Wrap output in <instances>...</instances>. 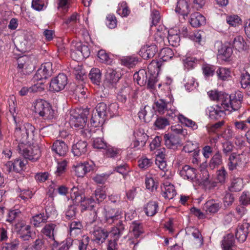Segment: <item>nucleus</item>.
I'll return each instance as SVG.
<instances>
[{
  "instance_id": "1",
  "label": "nucleus",
  "mask_w": 250,
  "mask_h": 250,
  "mask_svg": "<svg viewBox=\"0 0 250 250\" xmlns=\"http://www.w3.org/2000/svg\"><path fill=\"white\" fill-rule=\"evenodd\" d=\"M89 110L87 108H77L70 111L66 115L67 118H69V124L75 127H79L81 129L80 133L83 137H87L89 131L87 129H84L86 125Z\"/></svg>"
},
{
  "instance_id": "2",
  "label": "nucleus",
  "mask_w": 250,
  "mask_h": 250,
  "mask_svg": "<svg viewBox=\"0 0 250 250\" xmlns=\"http://www.w3.org/2000/svg\"><path fill=\"white\" fill-rule=\"evenodd\" d=\"M35 131V127L29 123L23 125H17L14 136L16 141L20 142L19 145L33 144L32 141L34 140Z\"/></svg>"
},
{
  "instance_id": "3",
  "label": "nucleus",
  "mask_w": 250,
  "mask_h": 250,
  "mask_svg": "<svg viewBox=\"0 0 250 250\" xmlns=\"http://www.w3.org/2000/svg\"><path fill=\"white\" fill-rule=\"evenodd\" d=\"M35 112L44 120H51L56 115L49 103L42 99H37L33 104Z\"/></svg>"
},
{
  "instance_id": "4",
  "label": "nucleus",
  "mask_w": 250,
  "mask_h": 250,
  "mask_svg": "<svg viewBox=\"0 0 250 250\" xmlns=\"http://www.w3.org/2000/svg\"><path fill=\"white\" fill-rule=\"evenodd\" d=\"M248 160V157L245 153H232L229 158L228 168L230 171L243 169L247 166Z\"/></svg>"
},
{
  "instance_id": "5",
  "label": "nucleus",
  "mask_w": 250,
  "mask_h": 250,
  "mask_svg": "<svg viewBox=\"0 0 250 250\" xmlns=\"http://www.w3.org/2000/svg\"><path fill=\"white\" fill-rule=\"evenodd\" d=\"M31 144L19 145V152L25 159L32 161H36L41 156V151L38 146H31Z\"/></svg>"
},
{
  "instance_id": "6",
  "label": "nucleus",
  "mask_w": 250,
  "mask_h": 250,
  "mask_svg": "<svg viewBox=\"0 0 250 250\" xmlns=\"http://www.w3.org/2000/svg\"><path fill=\"white\" fill-rule=\"evenodd\" d=\"M165 113H166V116L172 119L177 117L181 124L193 130L197 129L198 128V125L195 122L182 115L179 114L175 107L172 105V103L168 104V108Z\"/></svg>"
},
{
  "instance_id": "7",
  "label": "nucleus",
  "mask_w": 250,
  "mask_h": 250,
  "mask_svg": "<svg viewBox=\"0 0 250 250\" xmlns=\"http://www.w3.org/2000/svg\"><path fill=\"white\" fill-rule=\"evenodd\" d=\"M103 214L104 219L106 223L112 224L119 221L118 224L116 225L117 227L118 225L123 222L122 219L124 218V213L119 208H112L109 207L104 208L103 209Z\"/></svg>"
},
{
  "instance_id": "8",
  "label": "nucleus",
  "mask_w": 250,
  "mask_h": 250,
  "mask_svg": "<svg viewBox=\"0 0 250 250\" xmlns=\"http://www.w3.org/2000/svg\"><path fill=\"white\" fill-rule=\"evenodd\" d=\"M126 231L125 225L122 222L117 227L113 228L111 231L112 237L108 241L107 250H118V241L119 238Z\"/></svg>"
},
{
  "instance_id": "9",
  "label": "nucleus",
  "mask_w": 250,
  "mask_h": 250,
  "mask_svg": "<svg viewBox=\"0 0 250 250\" xmlns=\"http://www.w3.org/2000/svg\"><path fill=\"white\" fill-rule=\"evenodd\" d=\"M243 99V95L242 93L238 91L234 94L229 95V102H227L226 99L225 101H224V104L222 105L226 111L237 110L241 107Z\"/></svg>"
},
{
  "instance_id": "10",
  "label": "nucleus",
  "mask_w": 250,
  "mask_h": 250,
  "mask_svg": "<svg viewBox=\"0 0 250 250\" xmlns=\"http://www.w3.org/2000/svg\"><path fill=\"white\" fill-rule=\"evenodd\" d=\"M75 47V49H72L71 53V56L74 60L79 61L90 55V52L87 45H83L81 42H77Z\"/></svg>"
},
{
  "instance_id": "11",
  "label": "nucleus",
  "mask_w": 250,
  "mask_h": 250,
  "mask_svg": "<svg viewBox=\"0 0 250 250\" xmlns=\"http://www.w3.org/2000/svg\"><path fill=\"white\" fill-rule=\"evenodd\" d=\"M118 108V105L116 103L111 104L107 107L105 103H100L97 105L94 112L106 119L108 113H109L111 116L116 114Z\"/></svg>"
},
{
  "instance_id": "12",
  "label": "nucleus",
  "mask_w": 250,
  "mask_h": 250,
  "mask_svg": "<svg viewBox=\"0 0 250 250\" xmlns=\"http://www.w3.org/2000/svg\"><path fill=\"white\" fill-rule=\"evenodd\" d=\"M62 142L60 140H57L52 146V150L55 153V158L57 160V165L55 174L56 176H60L62 174V161H59L57 157H61L62 150Z\"/></svg>"
},
{
  "instance_id": "13",
  "label": "nucleus",
  "mask_w": 250,
  "mask_h": 250,
  "mask_svg": "<svg viewBox=\"0 0 250 250\" xmlns=\"http://www.w3.org/2000/svg\"><path fill=\"white\" fill-rule=\"evenodd\" d=\"M52 64L51 62H46L42 64L34 76L35 80L39 81L46 79L52 74Z\"/></svg>"
},
{
  "instance_id": "14",
  "label": "nucleus",
  "mask_w": 250,
  "mask_h": 250,
  "mask_svg": "<svg viewBox=\"0 0 250 250\" xmlns=\"http://www.w3.org/2000/svg\"><path fill=\"white\" fill-rule=\"evenodd\" d=\"M226 109L223 105L217 104L213 106L208 107L206 109V114L208 117L213 120H217L226 115Z\"/></svg>"
},
{
  "instance_id": "15",
  "label": "nucleus",
  "mask_w": 250,
  "mask_h": 250,
  "mask_svg": "<svg viewBox=\"0 0 250 250\" xmlns=\"http://www.w3.org/2000/svg\"><path fill=\"white\" fill-rule=\"evenodd\" d=\"M94 167V164L91 161L77 163L74 165V170L78 177H83L87 172L93 170Z\"/></svg>"
},
{
  "instance_id": "16",
  "label": "nucleus",
  "mask_w": 250,
  "mask_h": 250,
  "mask_svg": "<svg viewBox=\"0 0 250 250\" xmlns=\"http://www.w3.org/2000/svg\"><path fill=\"white\" fill-rule=\"evenodd\" d=\"M15 229L20 237L23 241L29 240L31 238V227L29 225L22 222H19L15 225Z\"/></svg>"
},
{
  "instance_id": "17",
  "label": "nucleus",
  "mask_w": 250,
  "mask_h": 250,
  "mask_svg": "<svg viewBox=\"0 0 250 250\" xmlns=\"http://www.w3.org/2000/svg\"><path fill=\"white\" fill-rule=\"evenodd\" d=\"M244 187V181L243 178L232 175L230 178L228 189L230 192H238L241 191Z\"/></svg>"
},
{
  "instance_id": "18",
  "label": "nucleus",
  "mask_w": 250,
  "mask_h": 250,
  "mask_svg": "<svg viewBox=\"0 0 250 250\" xmlns=\"http://www.w3.org/2000/svg\"><path fill=\"white\" fill-rule=\"evenodd\" d=\"M250 226L249 223L246 222H244L238 226L235 232V236L240 242H244L246 240L249 233Z\"/></svg>"
},
{
  "instance_id": "19",
  "label": "nucleus",
  "mask_w": 250,
  "mask_h": 250,
  "mask_svg": "<svg viewBox=\"0 0 250 250\" xmlns=\"http://www.w3.org/2000/svg\"><path fill=\"white\" fill-rule=\"evenodd\" d=\"M186 234L188 235H191L194 239V243L198 247H200L203 244V237L197 229L189 227L186 229Z\"/></svg>"
},
{
  "instance_id": "20",
  "label": "nucleus",
  "mask_w": 250,
  "mask_h": 250,
  "mask_svg": "<svg viewBox=\"0 0 250 250\" xmlns=\"http://www.w3.org/2000/svg\"><path fill=\"white\" fill-rule=\"evenodd\" d=\"M165 145L170 149H175L180 146L179 137L173 134H166L164 135Z\"/></svg>"
},
{
  "instance_id": "21",
  "label": "nucleus",
  "mask_w": 250,
  "mask_h": 250,
  "mask_svg": "<svg viewBox=\"0 0 250 250\" xmlns=\"http://www.w3.org/2000/svg\"><path fill=\"white\" fill-rule=\"evenodd\" d=\"M157 51V48L155 45H146L142 47L140 49V55L144 59H148L153 58L156 52Z\"/></svg>"
},
{
  "instance_id": "22",
  "label": "nucleus",
  "mask_w": 250,
  "mask_h": 250,
  "mask_svg": "<svg viewBox=\"0 0 250 250\" xmlns=\"http://www.w3.org/2000/svg\"><path fill=\"white\" fill-rule=\"evenodd\" d=\"M208 95L210 99L213 101H216L217 104H220L221 105L224 104V101L227 99V102H229V95L216 90H211L208 92Z\"/></svg>"
},
{
  "instance_id": "23",
  "label": "nucleus",
  "mask_w": 250,
  "mask_h": 250,
  "mask_svg": "<svg viewBox=\"0 0 250 250\" xmlns=\"http://www.w3.org/2000/svg\"><path fill=\"white\" fill-rule=\"evenodd\" d=\"M71 68L73 70L76 78L80 81H83L85 75V71L83 68L81 63L77 60L74 61L71 63Z\"/></svg>"
},
{
  "instance_id": "24",
  "label": "nucleus",
  "mask_w": 250,
  "mask_h": 250,
  "mask_svg": "<svg viewBox=\"0 0 250 250\" xmlns=\"http://www.w3.org/2000/svg\"><path fill=\"white\" fill-rule=\"evenodd\" d=\"M87 144L85 141H80L72 146V151L74 156H81L85 154L87 150Z\"/></svg>"
},
{
  "instance_id": "25",
  "label": "nucleus",
  "mask_w": 250,
  "mask_h": 250,
  "mask_svg": "<svg viewBox=\"0 0 250 250\" xmlns=\"http://www.w3.org/2000/svg\"><path fill=\"white\" fill-rule=\"evenodd\" d=\"M180 174L185 179L192 181L196 178V169L188 165H185L182 167Z\"/></svg>"
},
{
  "instance_id": "26",
  "label": "nucleus",
  "mask_w": 250,
  "mask_h": 250,
  "mask_svg": "<svg viewBox=\"0 0 250 250\" xmlns=\"http://www.w3.org/2000/svg\"><path fill=\"white\" fill-rule=\"evenodd\" d=\"M163 196L168 200L172 199L176 194V191L172 184L166 182L161 187Z\"/></svg>"
},
{
  "instance_id": "27",
  "label": "nucleus",
  "mask_w": 250,
  "mask_h": 250,
  "mask_svg": "<svg viewBox=\"0 0 250 250\" xmlns=\"http://www.w3.org/2000/svg\"><path fill=\"white\" fill-rule=\"evenodd\" d=\"M166 156V150L164 148L158 150L156 154L155 164L162 170H165L167 165L165 160Z\"/></svg>"
},
{
  "instance_id": "28",
  "label": "nucleus",
  "mask_w": 250,
  "mask_h": 250,
  "mask_svg": "<svg viewBox=\"0 0 250 250\" xmlns=\"http://www.w3.org/2000/svg\"><path fill=\"white\" fill-rule=\"evenodd\" d=\"M190 23L195 27H198L206 23V18L201 14L196 12L191 15Z\"/></svg>"
},
{
  "instance_id": "29",
  "label": "nucleus",
  "mask_w": 250,
  "mask_h": 250,
  "mask_svg": "<svg viewBox=\"0 0 250 250\" xmlns=\"http://www.w3.org/2000/svg\"><path fill=\"white\" fill-rule=\"evenodd\" d=\"M62 86V74L60 73L51 80L50 83L49 89L52 91L59 92L61 90Z\"/></svg>"
},
{
  "instance_id": "30",
  "label": "nucleus",
  "mask_w": 250,
  "mask_h": 250,
  "mask_svg": "<svg viewBox=\"0 0 250 250\" xmlns=\"http://www.w3.org/2000/svg\"><path fill=\"white\" fill-rule=\"evenodd\" d=\"M175 11L184 16H188L189 13V7L186 0H179L177 2Z\"/></svg>"
},
{
  "instance_id": "31",
  "label": "nucleus",
  "mask_w": 250,
  "mask_h": 250,
  "mask_svg": "<svg viewBox=\"0 0 250 250\" xmlns=\"http://www.w3.org/2000/svg\"><path fill=\"white\" fill-rule=\"evenodd\" d=\"M215 47L217 48L218 54L224 56L226 59L229 58L232 54L231 48L224 45L220 42H217L215 43Z\"/></svg>"
},
{
  "instance_id": "32",
  "label": "nucleus",
  "mask_w": 250,
  "mask_h": 250,
  "mask_svg": "<svg viewBox=\"0 0 250 250\" xmlns=\"http://www.w3.org/2000/svg\"><path fill=\"white\" fill-rule=\"evenodd\" d=\"M119 79V77L117 75L115 70L110 67L106 68L105 74V83L112 84L116 83Z\"/></svg>"
},
{
  "instance_id": "33",
  "label": "nucleus",
  "mask_w": 250,
  "mask_h": 250,
  "mask_svg": "<svg viewBox=\"0 0 250 250\" xmlns=\"http://www.w3.org/2000/svg\"><path fill=\"white\" fill-rule=\"evenodd\" d=\"M92 235L94 241L98 243H102L108 236V232L103 229L99 228L93 231Z\"/></svg>"
},
{
  "instance_id": "34",
  "label": "nucleus",
  "mask_w": 250,
  "mask_h": 250,
  "mask_svg": "<svg viewBox=\"0 0 250 250\" xmlns=\"http://www.w3.org/2000/svg\"><path fill=\"white\" fill-rule=\"evenodd\" d=\"M133 78L140 86L145 85L147 81L146 72L144 69L140 70L134 73Z\"/></svg>"
},
{
  "instance_id": "35",
  "label": "nucleus",
  "mask_w": 250,
  "mask_h": 250,
  "mask_svg": "<svg viewBox=\"0 0 250 250\" xmlns=\"http://www.w3.org/2000/svg\"><path fill=\"white\" fill-rule=\"evenodd\" d=\"M158 208V205L157 202L152 201L145 205L144 207V210L147 216H152L157 212Z\"/></svg>"
},
{
  "instance_id": "36",
  "label": "nucleus",
  "mask_w": 250,
  "mask_h": 250,
  "mask_svg": "<svg viewBox=\"0 0 250 250\" xmlns=\"http://www.w3.org/2000/svg\"><path fill=\"white\" fill-rule=\"evenodd\" d=\"M143 233L142 225L137 222H133L130 228L129 234L135 238H138Z\"/></svg>"
},
{
  "instance_id": "37",
  "label": "nucleus",
  "mask_w": 250,
  "mask_h": 250,
  "mask_svg": "<svg viewBox=\"0 0 250 250\" xmlns=\"http://www.w3.org/2000/svg\"><path fill=\"white\" fill-rule=\"evenodd\" d=\"M222 163V155L219 152H217L210 159L208 164V167L213 170L221 165Z\"/></svg>"
},
{
  "instance_id": "38",
  "label": "nucleus",
  "mask_w": 250,
  "mask_h": 250,
  "mask_svg": "<svg viewBox=\"0 0 250 250\" xmlns=\"http://www.w3.org/2000/svg\"><path fill=\"white\" fill-rule=\"evenodd\" d=\"M106 119L105 118L100 116V115L93 111L90 120V123L92 126L97 127L102 126Z\"/></svg>"
},
{
  "instance_id": "39",
  "label": "nucleus",
  "mask_w": 250,
  "mask_h": 250,
  "mask_svg": "<svg viewBox=\"0 0 250 250\" xmlns=\"http://www.w3.org/2000/svg\"><path fill=\"white\" fill-rule=\"evenodd\" d=\"M169 99V101L160 99L156 103V106L159 113L163 114L166 113V111H167L168 108V104L173 102L170 97Z\"/></svg>"
},
{
  "instance_id": "40",
  "label": "nucleus",
  "mask_w": 250,
  "mask_h": 250,
  "mask_svg": "<svg viewBox=\"0 0 250 250\" xmlns=\"http://www.w3.org/2000/svg\"><path fill=\"white\" fill-rule=\"evenodd\" d=\"M82 197H80V199L79 201L81 202V206L82 207V210L84 211L86 209L91 210L94 206L95 201L93 197L84 198L83 200H82Z\"/></svg>"
},
{
  "instance_id": "41",
  "label": "nucleus",
  "mask_w": 250,
  "mask_h": 250,
  "mask_svg": "<svg viewBox=\"0 0 250 250\" xmlns=\"http://www.w3.org/2000/svg\"><path fill=\"white\" fill-rule=\"evenodd\" d=\"M234 244V240L233 235L228 234L224 237L222 245L224 250H235Z\"/></svg>"
},
{
  "instance_id": "42",
  "label": "nucleus",
  "mask_w": 250,
  "mask_h": 250,
  "mask_svg": "<svg viewBox=\"0 0 250 250\" xmlns=\"http://www.w3.org/2000/svg\"><path fill=\"white\" fill-rule=\"evenodd\" d=\"M221 207V204L213 201H208L205 204L204 208L207 212L214 213L217 212Z\"/></svg>"
},
{
  "instance_id": "43",
  "label": "nucleus",
  "mask_w": 250,
  "mask_h": 250,
  "mask_svg": "<svg viewBox=\"0 0 250 250\" xmlns=\"http://www.w3.org/2000/svg\"><path fill=\"white\" fill-rule=\"evenodd\" d=\"M101 72L99 69L93 68L89 74V78L93 83L98 84L101 80Z\"/></svg>"
},
{
  "instance_id": "44",
  "label": "nucleus",
  "mask_w": 250,
  "mask_h": 250,
  "mask_svg": "<svg viewBox=\"0 0 250 250\" xmlns=\"http://www.w3.org/2000/svg\"><path fill=\"white\" fill-rule=\"evenodd\" d=\"M228 176V172L224 167H221L216 172V180L217 183L222 185L225 183Z\"/></svg>"
},
{
  "instance_id": "45",
  "label": "nucleus",
  "mask_w": 250,
  "mask_h": 250,
  "mask_svg": "<svg viewBox=\"0 0 250 250\" xmlns=\"http://www.w3.org/2000/svg\"><path fill=\"white\" fill-rule=\"evenodd\" d=\"M134 136L136 139L138 140V141H140L141 143V146H144L148 138V136L145 133V131L143 129H139L134 133Z\"/></svg>"
},
{
  "instance_id": "46",
  "label": "nucleus",
  "mask_w": 250,
  "mask_h": 250,
  "mask_svg": "<svg viewBox=\"0 0 250 250\" xmlns=\"http://www.w3.org/2000/svg\"><path fill=\"white\" fill-rule=\"evenodd\" d=\"M246 42L243 37L238 36L234 38L233 41V47L238 51L243 50L245 47Z\"/></svg>"
},
{
  "instance_id": "47",
  "label": "nucleus",
  "mask_w": 250,
  "mask_h": 250,
  "mask_svg": "<svg viewBox=\"0 0 250 250\" xmlns=\"http://www.w3.org/2000/svg\"><path fill=\"white\" fill-rule=\"evenodd\" d=\"M69 231L71 235H76L81 232V230L83 228L82 223L79 221H73L69 225Z\"/></svg>"
},
{
  "instance_id": "48",
  "label": "nucleus",
  "mask_w": 250,
  "mask_h": 250,
  "mask_svg": "<svg viewBox=\"0 0 250 250\" xmlns=\"http://www.w3.org/2000/svg\"><path fill=\"white\" fill-rule=\"evenodd\" d=\"M216 74L219 79L226 81L230 77L231 72L228 68L220 67L216 71Z\"/></svg>"
},
{
  "instance_id": "49",
  "label": "nucleus",
  "mask_w": 250,
  "mask_h": 250,
  "mask_svg": "<svg viewBox=\"0 0 250 250\" xmlns=\"http://www.w3.org/2000/svg\"><path fill=\"white\" fill-rule=\"evenodd\" d=\"M105 191L101 188H98L95 191L94 195L92 197L95 200V203H99L104 201L106 198Z\"/></svg>"
},
{
  "instance_id": "50",
  "label": "nucleus",
  "mask_w": 250,
  "mask_h": 250,
  "mask_svg": "<svg viewBox=\"0 0 250 250\" xmlns=\"http://www.w3.org/2000/svg\"><path fill=\"white\" fill-rule=\"evenodd\" d=\"M160 56L163 61H167L173 56V52L169 48H165L161 50Z\"/></svg>"
},
{
  "instance_id": "51",
  "label": "nucleus",
  "mask_w": 250,
  "mask_h": 250,
  "mask_svg": "<svg viewBox=\"0 0 250 250\" xmlns=\"http://www.w3.org/2000/svg\"><path fill=\"white\" fill-rule=\"evenodd\" d=\"M138 62V60L137 58L132 56L126 57L122 60V63L128 67H133Z\"/></svg>"
},
{
  "instance_id": "52",
  "label": "nucleus",
  "mask_w": 250,
  "mask_h": 250,
  "mask_svg": "<svg viewBox=\"0 0 250 250\" xmlns=\"http://www.w3.org/2000/svg\"><path fill=\"white\" fill-rule=\"evenodd\" d=\"M117 12L122 17H126L129 14L130 11L125 2L123 1L119 4Z\"/></svg>"
},
{
  "instance_id": "53",
  "label": "nucleus",
  "mask_w": 250,
  "mask_h": 250,
  "mask_svg": "<svg viewBox=\"0 0 250 250\" xmlns=\"http://www.w3.org/2000/svg\"><path fill=\"white\" fill-rule=\"evenodd\" d=\"M48 0H32V7L36 10H43L46 6Z\"/></svg>"
},
{
  "instance_id": "54",
  "label": "nucleus",
  "mask_w": 250,
  "mask_h": 250,
  "mask_svg": "<svg viewBox=\"0 0 250 250\" xmlns=\"http://www.w3.org/2000/svg\"><path fill=\"white\" fill-rule=\"evenodd\" d=\"M226 21L227 23L232 26H236L241 24L242 21L237 15H232L227 16Z\"/></svg>"
},
{
  "instance_id": "55",
  "label": "nucleus",
  "mask_w": 250,
  "mask_h": 250,
  "mask_svg": "<svg viewBox=\"0 0 250 250\" xmlns=\"http://www.w3.org/2000/svg\"><path fill=\"white\" fill-rule=\"evenodd\" d=\"M26 164L27 161L26 160L21 159H16L13 162L14 171L19 172L23 170Z\"/></svg>"
},
{
  "instance_id": "56",
  "label": "nucleus",
  "mask_w": 250,
  "mask_h": 250,
  "mask_svg": "<svg viewBox=\"0 0 250 250\" xmlns=\"http://www.w3.org/2000/svg\"><path fill=\"white\" fill-rule=\"evenodd\" d=\"M145 184L146 188L152 191L157 188V183H155L154 179L150 176H146V177Z\"/></svg>"
},
{
  "instance_id": "57",
  "label": "nucleus",
  "mask_w": 250,
  "mask_h": 250,
  "mask_svg": "<svg viewBox=\"0 0 250 250\" xmlns=\"http://www.w3.org/2000/svg\"><path fill=\"white\" fill-rule=\"evenodd\" d=\"M55 225L54 224H48L45 226L42 230V232L49 238L54 240V230Z\"/></svg>"
},
{
  "instance_id": "58",
  "label": "nucleus",
  "mask_w": 250,
  "mask_h": 250,
  "mask_svg": "<svg viewBox=\"0 0 250 250\" xmlns=\"http://www.w3.org/2000/svg\"><path fill=\"white\" fill-rule=\"evenodd\" d=\"M203 73L206 77L212 76L215 70V67L210 64H204L202 66Z\"/></svg>"
},
{
  "instance_id": "59",
  "label": "nucleus",
  "mask_w": 250,
  "mask_h": 250,
  "mask_svg": "<svg viewBox=\"0 0 250 250\" xmlns=\"http://www.w3.org/2000/svg\"><path fill=\"white\" fill-rule=\"evenodd\" d=\"M47 217L44 215L43 214H39L32 217L31 220V223L36 227H38L39 225L42 223L46 221Z\"/></svg>"
},
{
  "instance_id": "60",
  "label": "nucleus",
  "mask_w": 250,
  "mask_h": 250,
  "mask_svg": "<svg viewBox=\"0 0 250 250\" xmlns=\"http://www.w3.org/2000/svg\"><path fill=\"white\" fill-rule=\"evenodd\" d=\"M241 84L243 88H246L250 85V74L247 72L241 74Z\"/></svg>"
},
{
  "instance_id": "61",
  "label": "nucleus",
  "mask_w": 250,
  "mask_h": 250,
  "mask_svg": "<svg viewBox=\"0 0 250 250\" xmlns=\"http://www.w3.org/2000/svg\"><path fill=\"white\" fill-rule=\"evenodd\" d=\"M89 243V238L83 236L81 240H75L74 244L78 245L79 250H86Z\"/></svg>"
},
{
  "instance_id": "62",
  "label": "nucleus",
  "mask_w": 250,
  "mask_h": 250,
  "mask_svg": "<svg viewBox=\"0 0 250 250\" xmlns=\"http://www.w3.org/2000/svg\"><path fill=\"white\" fill-rule=\"evenodd\" d=\"M131 91V89L129 87H125L121 90L120 93L118 95V99L122 102L125 103L126 102L127 98L129 97L128 93Z\"/></svg>"
},
{
  "instance_id": "63",
  "label": "nucleus",
  "mask_w": 250,
  "mask_h": 250,
  "mask_svg": "<svg viewBox=\"0 0 250 250\" xmlns=\"http://www.w3.org/2000/svg\"><path fill=\"white\" fill-rule=\"evenodd\" d=\"M93 147L97 149H105L107 147L106 143L102 138H96L93 141Z\"/></svg>"
},
{
  "instance_id": "64",
  "label": "nucleus",
  "mask_w": 250,
  "mask_h": 250,
  "mask_svg": "<svg viewBox=\"0 0 250 250\" xmlns=\"http://www.w3.org/2000/svg\"><path fill=\"white\" fill-rule=\"evenodd\" d=\"M152 163L151 159L144 157L138 161V166L140 168L146 169L151 166Z\"/></svg>"
}]
</instances>
